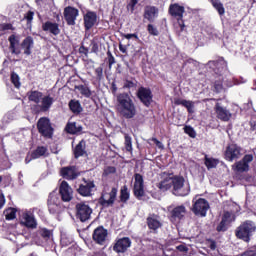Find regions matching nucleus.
<instances>
[{
  "mask_svg": "<svg viewBox=\"0 0 256 256\" xmlns=\"http://www.w3.org/2000/svg\"><path fill=\"white\" fill-rule=\"evenodd\" d=\"M95 73L99 80L103 79V67L96 68Z\"/></svg>",
  "mask_w": 256,
  "mask_h": 256,
  "instance_id": "55",
  "label": "nucleus"
},
{
  "mask_svg": "<svg viewBox=\"0 0 256 256\" xmlns=\"http://www.w3.org/2000/svg\"><path fill=\"white\" fill-rule=\"evenodd\" d=\"M107 235H109L107 229H105L103 226H99L94 230L92 239L98 245H105V241H107Z\"/></svg>",
  "mask_w": 256,
  "mask_h": 256,
  "instance_id": "15",
  "label": "nucleus"
},
{
  "mask_svg": "<svg viewBox=\"0 0 256 256\" xmlns=\"http://www.w3.org/2000/svg\"><path fill=\"white\" fill-rule=\"evenodd\" d=\"M169 14L173 19H175L176 27H179L180 31H185V20H183V15H185V6L180 5L179 3L170 4L169 6Z\"/></svg>",
  "mask_w": 256,
  "mask_h": 256,
  "instance_id": "3",
  "label": "nucleus"
},
{
  "mask_svg": "<svg viewBox=\"0 0 256 256\" xmlns=\"http://www.w3.org/2000/svg\"><path fill=\"white\" fill-rule=\"evenodd\" d=\"M256 231V224L255 222L251 220H247L243 222L235 231L236 237L238 239H242V241H245L246 243H249L251 241V237L253 236V233Z\"/></svg>",
  "mask_w": 256,
  "mask_h": 256,
  "instance_id": "2",
  "label": "nucleus"
},
{
  "mask_svg": "<svg viewBox=\"0 0 256 256\" xmlns=\"http://www.w3.org/2000/svg\"><path fill=\"white\" fill-rule=\"evenodd\" d=\"M91 215H93V208L88 204L81 202L76 205V217L82 223L89 221V219H91Z\"/></svg>",
  "mask_w": 256,
  "mask_h": 256,
  "instance_id": "5",
  "label": "nucleus"
},
{
  "mask_svg": "<svg viewBox=\"0 0 256 256\" xmlns=\"http://www.w3.org/2000/svg\"><path fill=\"white\" fill-rule=\"evenodd\" d=\"M92 53H97V51H99V45L97 44V42H92Z\"/></svg>",
  "mask_w": 256,
  "mask_h": 256,
  "instance_id": "59",
  "label": "nucleus"
},
{
  "mask_svg": "<svg viewBox=\"0 0 256 256\" xmlns=\"http://www.w3.org/2000/svg\"><path fill=\"white\" fill-rule=\"evenodd\" d=\"M168 211H170L171 219H178V221H181V219L187 215L185 205L176 206L174 208L173 206H169Z\"/></svg>",
  "mask_w": 256,
  "mask_h": 256,
  "instance_id": "21",
  "label": "nucleus"
},
{
  "mask_svg": "<svg viewBox=\"0 0 256 256\" xmlns=\"http://www.w3.org/2000/svg\"><path fill=\"white\" fill-rule=\"evenodd\" d=\"M137 97L145 107H149L153 103V93L151 89L140 87L137 92Z\"/></svg>",
  "mask_w": 256,
  "mask_h": 256,
  "instance_id": "12",
  "label": "nucleus"
},
{
  "mask_svg": "<svg viewBox=\"0 0 256 256\" xmlns=\"http://www.w3.org/2000/svg\"><path fill=\"white\" fill-rule=\"evenodd\" d=\"M69 108L72 113H75L76 115H79V113L83 111V107H81V103L79 102V100H70Z\"/></svg>",
  "mask_w": 256,
  "mask_h": 256,
  "instance_id": "34",
  "label": "nucleus"
},
{
  "mask_svg": "<svg viewBox=\"0 0 256 256\" xmlns=\"http://www.w3.org/2000/svg\"><path fill=\"white\" fill-rule=\"evenodd\" d=\"M107 57H108L109 67H111V65H114L115 63V57H113V54L111 53V51L107 52Z\"/></svg>",
  "mask_w": 256,
  "mask_h": 256,
  "instance_id": "54",
  "label": "nucleus"
},
{
  "mask_svg": "<svg viewBox=\"0 0 256 256\" xmlns=\"http://www.w3.org/2000/svg\"><path fill=\"white\" fill-rule=\"evenodd\" d=\"M216 67H218V71H220V73L222 71H226L227 70V62H225V60H219L216 62Z\"/></svg>",
  "mask_w": 256,
  "mask_h": 256,
  "instance_id": "49",
  "label": "nucleus"
},
{
  "mask_svg": "<svg viewBox=\"0 0 256 256\" xmlns=\"http://www.w3.org/2000/svg\"><path fill=\"white\" fill-rule=\"evenodd\" d=\"M218 164L219 161H217V159L215 158H205V165L207 169H215V167H217Z\"/></svg>",
  "mask_w": 256,
  "mask_h": 256,
  "instance_id": "42",
  "label": "nucleus"
},
{
  "mask_svg": "<svg viewBox=\"0 0 256 256\" xmlns=\"http://www.w3.org/2000/svg\"><path fill=\"white\" fill-rule=\"evenodd\" d=\"M173 195L177 197H185L189 195V186H185V178L174 177L172 178Z\"/></svg>",
  "mask_w": 256,
  "mask_h": 256,
  "instance_id": "4",
  "label": "nucleus"
},
{
  "mask_svg": "<svg viewBox=\"0 0 256 256\" xmlns=\"http://www.w3.org/2000/svg\"><path fill=\"white\" fill-rule=\"evenodd\" d=\"M40 157H49L47 147L38 146L35 151L32 152V159H39Z\"/></svg>",
  "mask_w": 256,
  "mask_h": 256,
  "instance_id": "31",
  "label": "nucleus"
},
{
  "mask_svg": "<svg viewBox=\"0 0 256 256\" xmlns=\"http://www.w3.org/2000/svg\"><path fill=\"white\" fill-rule=\"evenodd\" d=\"M39 235H41V237H43V239H51V237L53 236V232L47 228H41L38 231Z\"/></svg>",
  "mask_w": 256,
  "mask_h": 256,
  "instance_id": "44",
  "label": "nucleus"
},
{
  "mask_svg": "<svg viewBox=\"0 0 256 256\" xmlns=\"http://www.w3.org/2000/svg\"><path fill=\"white\" fill-rule=\"evenodd\" d=\"M222 221L226 223H231L232 221H235V215L231 212H224Z\"/></svg>",
  "mask_w": 256,
  "mask_h": 256,
  "instance_id": "45",
  "label": "nucleus"
},
{
  "mask_svg": "<svg viewBox=\"0 0 256 256\" xmlns=\"http://www.w3.org/2000/svg\"><path fill=\"white\" fill-rule=\"evenodd\" d=\"M192 213L197 217H207V211H209V202L204 198H199L193 201Z\"/></svg>",
  "mask_w": 256,
  "mask_h": 256,
  "instance_id": "6",
  "label": "nucleus"
},
{
  "mask_svg": "<svg viewBox=\"0 0 256 256\" xmlns=\"http://www.w3.org/2000/svg\"><path fill=\"white\" fill-rule=\"evenodd\" d=\"M124 139H125V143H124L125 149L126 151L131 153V151H133V140L131 136H129V134H124Z\"/></svg>",
  "mask_w": 256,
  "mask_h": 256,
  "instance_id": "39",
  "label": "nucleus"
},
{
  "mask_svg": "<svg viewBox=\"0 0 256 256\" xmlns=\"http://www.w3.org/2000/svg\"><path fill=\"white\" fill-rule=\"evenodd\" d=\"M147 31L150 35H153L154 37H157L159 35V30H157V27H155L153 24H148Z\"/></svg>",
  "mask_w": 256,
  "mask_h": 256,
  "instance_id": "47",
  "label": "nucleus"
},
{
  "mask_svg": "<svg viewBox=\"0 0 256 256\" xmlns=\"http://www.w3.org/2000/svg\"><path fill=\"white\" fill-rule=\"evenodd\" d=\"M11 29H13V25L6 23V24H0V31H11Z\"/></svg>",
  "mask_w": 256,
  "mask_h": 256,
  "instance_id": "53",
  "label": "nucleus"
},
{
  "mask_svg": "<svg viewBox=\"0 0 256 256\" xmlns=\"http://www.w3.org/2000/svg\"><path fill=\"white\" fill-rule=\"evenodd\" d=\"M86 147H87V144H86L85 140H81L78 143V145L74 149V155H75L76 159H78V157H83V155H85V153H87V151L85 150Z\"/></svg>",
  "mask_w": 256,
  "mask_h": 256,
  "instance_id": "30",
  "label": "nucleus"
},
{
  "mask_svg": "<svg viewBox=\"0 0 256 256\" xmlns=\"http://www.w3.org/2000/svg\"><path fill=\"white\" fill-rule=\"evenodd\" d=\"M116 169L113 166H109L104 170L105 175H111V173H115Z\"/></svg>",
  "mask_w": 256,
  "mask_h": 256,
  "instance_id": "56",
  "label": "nucleus"
},
{
  "mask_svg": "<svg viewBox=\"0 0 256 256\" xmlns=\"http://www.w3.org/2000/svg\"><path fill=\"white\" fill-rule=\"evenodd\" d=\"M4 215L7 221H13L17 215V210H15V208H8L6 211H4Z\"/></svg>",
  "mask_w": 256,
  "mask_h": 256,
  "instance_id": "40",
  "label": "nucleus"
},
{
  "mask_svg": "<svg viewBox=\"0 0 256 256\" xmlns=\"http://www.w3.org/2000/svg\"><path fill=\"white\" fill-rule=\"evenodd\" d=\"M214 111L217 119H220V121L227 122L232 117L231 112L227 108L223 107L220 103H216Z\"/></svg>",
  "mask_w": 256,
  "mask_h": 256,
  "instance_id": "18",
  "label": "nucleus"
},
{
  "mask_svg": "<svg viewBox=\"0 0 256 256\" xmlns=\"http://www.w3.org/2000/svg\"><path fill=\"white\" fill-rule=\"evenodd\" d=\"M117 103V110L124 119H133L137 115V107L127 93L118 94Z\"/></svg>",
  "mask_w": 256,
  "mask_h": 256,
  "instance_id": "1",
  "label": "nucleus"
},
{
  "mask_svg": "<svg viewBox=\"0 0 256 256\" xmlns=\"http://www.w3.org/2000/svg\"><path fill=\"white\" fill-rule=\"evenodd\" d=\"M95 23H97V13L91 11L87 12L84 15V27L86 31L93 29V27H95Z\"/></svg>",
  "mask_w": 256,
  "mask_h": 256,
  "instance_id": "26",
  "label": "nucleus"
},
{
  "mask_svg": "<svg viewBox=\"0 0 256 256\" xmlns=\"http://www.w3.org/2000/svg\"><path fill=\"white\" fill-rule=\"evenodd\" d=\"M211 4L218 11L219 15H225V7L223 6V3H221V0H211Z\"/></svg>",
  "mask_w": 256,
  "mask_h": 256,
  "instance_id": "37",
  "label": "nucleus"
},
{
  "mask_svg": "<svg viewBox=\"0 0 256 256\" xmlns=\"http://www.w3.org/2000/svg\"><path fill=\"white\" fill-rule=\"evenodd\" d=\"M54 99L50 96H45L42 98L41 111H47L51 109V105H53Z\"/></svg>",
  "mask_w": 256,
  "mask_h": 256,
  "instance_id": "35",
  "label": "nucleus"
},
{
  "mask_svg": "<svg viewBox=\"0 0 256 256\" xmlns=\"http://www.w3.org/2000/svg\"><path fill=\"white\" fill-rule=\"evenodd\" d=\"M59 194L61 196V200L64 203H69L73 199V188L69 186L67 181H62L59 186Z\"/></svg>",
  "mask_w": 256,
  "mask_h": 256,
  "instance_id": "11",
  "label": "nucleus"
},
{
  "mask_svg": "<svg viewBox=\"0 0 256 256\" xmlns=\"http://www.w3.org/2000/svg\"><path fill=\"white\" fill-rule=\"evenodd\" d=\"M35 13L33 11H29L26 16H25V19H27V21L29 23H31V21H33V17H34Z\"/></svg>",
  "mask_w": 256,
  "mask_h": 256,
  "instance_id": "57",
  "label": "nucleus"
},
{
  "mask_svg": "<svg viewBox=\"0 0 256 256\" xmlns=\"http://www.w3.org/2000/svg\"><path fill=\"white\" fill-rule=\"evenodd\" d=\"M63 179H67L68 181H73L74 179L79 177V170L75 166L64 167L60 171Z\"/></svg>",
  "mask_w": 256,
  "mask_h": 256,
  "instance_id": "20",
  "label": "nucleus"
},
{
  "mask_svg": "<svg viewBox=\"0 0 256 256\" xmlns=\"http://www.w3.org/2000/svg\"><path fill=\"white\" fill-rule=\"evenodd\" d=\"M42 97H43V93L39 91L28 92V99L29 101H33V103H40Z\"/></svg>",
  "mask_w": 256,
  "mask_h": 256,
  "instance_id": "36",
  "label": "nucleus"
},
{
  "mask_svg": "<svg viewBox=\"0 0 256 256\" xmlns=\"http://www.w3.org/2000/svg\"><path fill=\"white\" fill-rule=\"evenodd\" d=\"M134 195L137 197V199H141V197L145 195L143 176L141 174H135Z\"/></svg>",
  "mask_w": 256,
  "mask_h": 256,
  "instance_id": "19",
  "label": "nucleus"
},
{
  "mask_svg": "<svg viewBox=\"0 0 256 256\" xmlns=\"http://www.w3.org/2000/svg\"><path fill=\"white\" fill-rule=\"evenodd\" d=\"M60 204L61 199L59 198L57 191L51 192L48 197V209L52 215L59 213V209H61L59 206Z\"/></svg>",
  "mask_w": 256,
  "mask_h": 256,
  "instance_id": "9",
  "label": "nucleus"
},
{
  "mask_svg": "<svg viewBox=\"0 0 256 256\" xmlns=\"http://www.w3.org/2000/svg\"><path fill=\"white\" fill-rule=\"evenodd\" d=\"M79 16V10L73 7H67L64 10V17L67 21L68 25H75V21L77 20V17Z\"/></svg>",
  "mask_w": 256,
  "mask_h": 256,
  "instance_id": "23",
  "label": "nucleus"
},
{
  "mask_svg": "<svg viewBox=\"0 0 256 256\" xmlns=\"http://www.w3.org/2000/svg\"><path fill=\"white\" fill-rule=\"evenodd\" d=\"M42 30L46 31L47 33H50L51 35H54L55 37H57V35L61 33L59 24L57 22L51 21H47L44 24H42Z\"/></svg>",
  "mask_w": 256,
  "mask_h": 256,
  "instance_id": "24",
  "label": "nucleus"
},
{
  "mask_svg": "<svg viewBox=\"0 0 256 256\" xmlns=\"http://www.w3.org/2000/svg\"><path fill=\"white\" fill-rule=\"evenodd\" d=\"M137 87V80H126L124 82V89H135Z\"/></svg>",
  "mask_w": 256,
  "mask_h": 256,
  "instance_id": "48",
  "label": "nucleus"
},
{
  "mask_svg": "<svg viewBox=\"0 0 256 256\" xmlns=\"http://www.w3.org/2000/svg\"><path fill=\"white\" fill-rule=\"evenodd\" d=\"M119 50L121 53H127V47L123 46L122 44L119 45Z\"/></svg>",
  "mask_w": 256,
  "mask_h": 256,
  "instance_id": "64",
  "label": "nucleus"
},
{
  "mask_svg": "<svg viewBox=\"0 0 256 256\" xmlns=\"http://www.w3.org/2000/svg\"><path fill=\"white\" fill-rule=\"evenodd\" d=\"M37 127L39 133H41L43 137H48V139H51V137H53V127H51V121H49V118H40L38 120Z\"/></svg>",
  "mask_w": 256,
  "mask_h": 256,
  "instance_id": "7",
  "label": "nucleus"
},
{
  "mask_svg": "<svg viewBox=\"0 0 256 256\" xmlns=\"http://www.w3.org/2000/svg\"><path fill=\"white\" fill-rule=\"evenodd\" d=\"M144 19H147L149 23H155V19L159 17V8L155 6H146L144 8Z\"/></svg>",
  "mask_w": 256,
  "mask_h": 256,
  "instance_id": "22",
  "label": "nucleus"
},
{
  "mask_svg": "<svg viewBox=\"0 0 256 256\" xmlns=\"http://www.w3.org/2000/svg\"><path fill=\"white\" fill-rule=\"evenodd\" d=\"M21 224L28 229H37V219H35V215L29 211L22 214Z\"/></svg>",
  "mask_w": 256,
  "mask_h": 256,
  "instance_id": "16",
  "label": "nucleus"
},
{
  "mask_svg": "<svg viewBox=\"0 0 256 256\" xmlns=\"http://www.w3.org/2000/svg\"><path fill=\"white\" fill-rule=\"evenodd\" d=\"M60 243L62 247H69V245H73V237L64 234L61 236Z\"/></svg>",
  "mask_w": 256,
  "mask_h": 256,
  "instance_id": "41",
  "label": "nucleus"
},
{
  "mask_svg": "<svg viewBox=\"0 0 256 256\" xmlns=\"http://www.w3.org/2000/svg\"><path fill=\"white\" fill-rule=\"evenodd\" d=\"M239 157H241V147H239L237 144L228 145L225 151L226 161L233 162L236 159H239Z\"/></svg>",
  "mask_w": 256,
  "mask_h": 256,
  "instance_id": "13",
  "label": "nucleus"
},
{
  "mask_svg": "<svg viewBox=\"0 0 256 256\" xmlns=\"http://www.w3.org/2000/svg\"><path fill=\"white\" fill-rule=\"evenodd\" d=\"M8 41L10 43L9 50L13 55H20L21 50L19 49V40H17V37L15 35H11L8 38Z\"/></svg>",
  "mask_w": 256,
  "mask_h": 256,
  "instance_id": "28",
  "label": "nucleus"
},
{
  "mask_svg": "<svg viewBox=\"0 0 256 256\" xmlns=\"http://www.w3.org/2000/svg\"><path fill=\"white\" fill-rule=\"evenodd\" d=\"M65 131H67L70 135H77L83 131V126L77 122H68Z\"/></svg>",
  "mask_w": 256,
  "mask_h": 256,
  "instance_id": "27",
  "label": "nucleus"
},
{
  "mask_svg": "<svg viewBox=\"0 0 256 256\" xmlns=\"http://www.w3.org/2000/svg\"><path fill=\"white\" fill-rule=\"evenodd\" d=\"M79 53H81L82 55H89V49L82 45L79 48Z\"/></svg>",
  "mask_w": 256,
  "mask_h": 256,
  "instance_id": "58",
  "label": "nucleus"
},
{
  "mask_svg": "<svg viewBox=\"0 0 256 256\" xmlns=\"http://www.w3.org/2000/svg\"><path fill=\"white\" fill-rule=\"evenodd\" d=\"M117 188H112L110 192H102V196L99 199L100 205L102 207H113L115 204V199H117Z\"/></svg>",
  "mask_w": 256,
  "mask_h": 256,
  "instance_id": "8",
  "label": "nucleus"
},
{
  "mask_svg": "<svg viewBox=\"0 0 256 256\" xmlns=\"http://www.w3.org/2000/svg\"><path fill=\"white\" fill-rule=\"evenodd\" d=\"M11 81L17 89H19V87H21V82H19V75L15 74V73H12L11 74Z\"/></svg>",
  "mask_w": 256,
  "mask_h": 256,
  "instance_id": "50",
  "label": "nucleus"
},
{
  "mask_svg": "<svg viewBox=\"0 0 256 256\" xmlns=\"http://www.w3.org/2000/svg\"><path fill=\"white\" fill-rule=\"evenodd\" d=\"M253 162V155L252 154H246L242 160L236 162L232 169L234 171H237V173H245L249 171V163Z\"/></svg>",
  "mask_w": 256,
  "mask_h": 256,
  "instance_id": "10",
  "label": "nucleus"
},
{
  "mask_svg": "<svg viewBox=\"0 0 256 256\" xmlns=\"http://www.w3.org/2000/svg\"><path fill=\"white\" fill-rule=\"evenodd\" d=\"M76 89H78V91H80L81 95H84V97L89 98L92 95L91 90L89 89V87H87L85 85L77 86Z\"/></svg>",
  "mask_w": 256,
  "mask_h": 256,
  "instance_id": "43",
  "label": "nucleus"
},
{
  "mask_svg": "<svg viewBox=\"0 0 256 256\" xmlns=\"http://www.w3.org/2000/svg\"><path fill=\"white\" fill-rule=\"evenodd\" d=\"M175 105H182V107H186L188 113H195L193 109H195V102L191 100H184L177 98L174 100Z\"/></svg>",
  "mask_w": 256,
  "mask_h": 256,
  "instance_id": "29",
  "label": "nucleus"
},
{
  "mask_svg": "<svg viewBox=\"0 0 256 256\" xmlns=\"http://www.w3.org/2000/svg\"><path fill=\"white\" fill-rule=\"evenodd\" d=\"M5 205V196L3 193H0V209Z\"/></svg>",
  "mask_w": 256,
  "mask_h": 256,
  "instance_id": "61",
  "label": "nucleus"
},
{
  "mask_svg": "<svg viewBox=\"0 0 256 256\" xmlns=\"http://www.w3.org/2000/svg\"><path fill=\"white\" fill-rule=\"evenodd\" d=\"M120 200L122 203H127L129 201V189L127 186H123L120 191Z\"/></svg>",
  "mask_w": 256,
  "mask_h": 256,
  "instance_id": "38",
  "label": "nucleus"
},
{
  "mask_svg": "<svg viewBox=\"0 0 256 256\" xmlns=\"http://www.w3.org/2000/svg\"><path fill=\"white\" fill-rule=\"evenodd\" d=\"M240 256H256V246L244 251Z\"/></svg>",
  "mask_w": 256,
  "mask_h": 256,
  "instance_id": "51",
  "label": "nucleus"
},
{
  "mask_svg": "<svg viewBox=\"0 0 256 256\" xmlns=\"http://www.w3.org/2000/svg\"><path fill=\"white\" fill-rule=\"evenodd\" d=\"M147 225L148 228L152 231H157V229H161V227L163 226V224L161 223V217L155 214H150L147 217Z\"/></svg>",
  "mask_w": 256,
  "mask_h": 256,
  "instance_id": "25",
  "label": "nucleus"
},
{
  "mask_svg": "<svg viewBox=\"0 0 256 256\" xmlns=\"http://www.w3.org/2000/svg\"><path fill=\"white\" fill-rule=\"evenodd\" d=\"M124 37L125 39H133V37L138 39L137 34H125Z\"/></svg>",
  "mask_w": 256,
  "mask_h": 256,
  "instance_id": "62",
  "label": "nucleus"
},
{
  "mask_svg": "<svg viewBox=\"0 0 256 256\" xmlns=\"http://www.w3.org/2000/svg\"><path fill=\"white\" fill-rule=\"evenodd\" d=\"M152 141L159 149H163V143H161V141H159L157 138H152Z\"/></svg>",
  "mask_w": 256,
  "mask_h": 256,
  "instance_id": "60",
  "label": "nucleus"
},
{
  "mask_svg": "<svg viewBox=\"0 0 256 256\" xmlns=\"http://www.w3.org/2000/svg\"><path fill=\"white\" fill-rule=\"evenodd\" d=\"M184 133H186V135H189V137H192V139H195V137H197V133L195 132V129H193V127L191 126H185Z\"/></svg>",
  "mask_w": 256,
  "mask_h": 256,
  "instance_id": "46",
  "label": "nucleus"
},
{
  "mask_svg": "<svg viewBox=\"0 0 256 256\" xmlns=\"http://www.w3.org/2000/svg\"><path fill=\"white\" fill-rule=\"evenodd\" d=\"M177 249L178 251H182L183 253L187 252V246L185 245H179Z\"/></svg>",
  "mask_w": 256,
  "mask_h": 256,
  "instance_id": "63",
  "label": "nucleus"
},
{
  "mask_svg": "<svg viewBox=\"0 0 256 256\" xmlns=\"http://www.w3.org/2000/svg\"><path fill=\"white\" fill-rule=\"evenodd\" d=\"M33 45H34L33 37L28 36L23 40L21 47L22 49H24L25 55L31 54V48L33 47Z\"/></svg>",
  "mask_w": 256,
  "mask_h": 256,
  "instance_id": "32",
  "label": "nucleus"
},
{
  "mask_svg": "<svg viewBox=\"0 0 256 256\" xmlns=\"http://www.w3.org/2000/svg\"><path fill=\"white\" fill-rule=\"evenodd\" d=\"M131 243V238L129 237L120 238L114 244L113 251L116 253H125V251L131 247Z\"/></svg>",
  "mask_w": 256,
  "mask_h": 256,
  "instance_id": "17",
  "label": "nucleus"
},
{
  "mask_svg": "<svg viewBox=\"0 0 256 256\" xmlns=\"http://www.w3.org/2000/svg\"><path fill=\"white\" fill-rule=\"evenodd\" d=\"M83 181L84 183L78 188V193L79 195H82V197H91L93 195V191H95V182L85 179H83Z\"/></svg>",
  "mask_w": 256,
  "mask_h": 256,
  "instance_id": "14",
  "label": "nucleus"
},
{
  "mask_svg": "<svg viewBox=\"0 0 256 256\" xmlns=\"http://www.w3.org/2000/svg\"><path fill=\"white\" fill-rule=\"evenodd\" d=\"M157 187L160 189V191H169V189L173 187V178H165L164 180L157 184Z\"/></svg>",
  "mask_w": 256,
  "mask_h": 256,
  "instance_id": "33",
  "label": "nucleus"
},
{
  "mask_svg": "<svg viewBox=\"0 0 256 256\" xmlns=\"http://www.w3.org/2000/svg\"><path fill=\"white\" fill-rule=\"evenodd\" d=\"M227 225H229V223L225 222L224 220H221L220 224L217 226L216 230L218 232L221 231H227Z\"/></svg>",
  "mask_w": 256,
  "mask_h": 256,
  "instance_id": "52",
  "label": "nucleus"
}]
</instances>
